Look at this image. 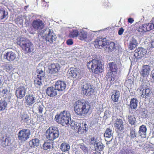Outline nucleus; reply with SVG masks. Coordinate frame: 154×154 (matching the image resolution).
<instances>
[{"mask_svg":"<svg viewBox=\"0 0 154 154\" xmlns=\"http://www.w3.org/2000/svg\"><path fill=\"white\" fill-rule=\"evenodd\" d=\"M91 106L89 103L83 100H79L74 105V110L75 113L79 116H85L90 111Z\"/></svg>","mask_w":154,"mask_h":154,"instance_id":"1","label":"nucleus"},{"mask_svg":"<svg viewBox=\"0 0 154 154\" xmlns=\"http://www.w3.org/2000/svg\"><path fill=\"white\" fill-rule=\"evenodd\" d=\"M87 67L90 72L94 74L99 75L103 71L101 62L98 60L93 59L88 62Z\"/></svg>","mask_w":154,"mask_h":154,"instance_id":"2","label":"nucleus"},{"mask_svg":"<svg viewBox=\"0 0 154 154\" xmlns=\"http://www.w3.org/2000/svg\"><path fill=\"white\" fill-rule=\"evenodd\" d=\"M108 72L106 77L110 82V83L113 84V81L115 80L118 72V66L117 64L115 62H110L108 64Z\"/></svg>","mask_w":154,"mask_h":154,"instance_id":"3","label":"nucleus"},{"mask_svg":"<svg viewBox=\"0 0 154 154\" xmlns=\"http://www.w3.org/2000/svg\"><path fill=\"white\" fill-rule=\"evenodd\" d=\"M55 121L63 126L68 125L69 120H71V116L68 111H63L59 114L56 115L55 117Z\"/></svg>","mask_w":154,"mask_h":154,"instance_id":"4","label":"nucleus"},{"mask_svg":"<svg viewBox=\"0 0 154 154\" xmlns=\"http://www.w3.org/2000/svg\"><path fill=\"white\" fill-rule=\"evenodd\" d=\"M59 131L56 127H50L46 131L45 135L47 139L50 141H53L59 136Z\"/></svg>","mask_w":154,"mask_h":154,"instance_id":"5","label":"nucleus"},{"mask_svg":"<svg viewBox=\"0 0 154 154\" xmlns=\"http://www.w3.org/2000/svg\"><path fill=\"white\" fill-rule=\"evenodd\" d=\"M145 81L142 80V84L139 86L137 90L139 91L140 94L142 97L147 98L151 95L152 91Z\"/></svg>","mask_w":154,"mask_h":154,"instance_id":"6","label":"nucleus"},{"mask_svg":"<svg viewBox=\"0 0 154 154\" xmlns=\"http://www.w3.org/2000/svg\"><path fill=\"white\" fill-rule=\"evenodd\" d=\"M30 135V131L28 129H23L20 130L17 134L18 140L21 142L27 140Z\"/></svg>","mask_w":154,"mask_h":154,"instance_id":"7","label":"nucleus"},{"mask_svg":"<svg viewBox=\"0 0 154 154\" xmlns=\"http://www.w3.org/2000/svg\"><path fill=\"white\" fill-rule=\"evenodd\" d=\"M94 90L93 85L85 83L82 87V93L88 96H90L94 93Z\"/></svg>","mask_w":154,"mask_h":154,"instance_id":"8","label":"nucleus"},{"mask_svg":"<svg viewBox=\"0 0 154 154\" xmlns=\"http://www.w3.org/2000/svg\"><path fill=\"white\" fill-rule=\"evenodd\" d=\"M56 35L52 30L51 29L47 31L45 34L43 36V39L50 44L53 43L54 41L56 40Z\"/></svg>","mask_w":154,"mask_h":154,"instance_id":"9","label":"nucleus"},{"mask_svg":"<svg viewBox=\"0 0 154 154\" xmlns=\"http://www.w3.org/2000/svg\"><path fill=\"white\" fill-rule=\"evenodd\" d=\"M107 43L106 38L97 37L94 42V45L96 48L101 49L106 45Z\"/></svg>","mask_w":154,"mask_h":154,"instance_id":"10","label":"nucleus"},{"mask_svg":"<svg viewBox=\"0 0 154 154\" xmlns=\"http://www.w3.org/2000/svg\"><path fill=\"white\" fill-rule=\"evenodd\" d=\"M17 44L19 45L26 53H29L32 51V44L31 42H28L22 40L21 42L17 41Z\"/></svg>","mask_w":154,"mask_h":154,"instance_id":"11","label":"nucleus"},{"mask_svg":"<svg viewBox=\"0 0 154 154\" xmlns=\"http://www.w3.org/2000/svg\"><path fill=\"white\" fill-rule=\"evenodd\" d=\"M26 89L25 85H21L19 86L17 88L15 92L17 98L21 99L24 97L26 93Z\"/></svg>","mask_w":154,"mask_h":154,"instance_id":"12","label":"nucleus"},{"mask_svg":"<svg viewBox=\"0 0 154 154\" xmlns=\"http://www.w3.org/2000/svg\"><path fill=\"white\" fill-rule=\"evenodd\" d=\"M71 125L72 127V129H74L79 134H82L86 130V128L84 129L83 127L84 125L82 124L75 122V121L72 122Z\"/></svg>","mask_w":154,"mask_h":154,"instance_id":"13","label":"nucleus"},{"mask_svg":"<svg viewBox=\"0 0 154 154\" xmlns=\"http://www.w3.org/2000/svg\"><path fill=\"white\" fill-rule=\"evenodd\" d=\"M153 29V25L151 23L142 24L137 27V31L141 32L149 31Z\"/></svg>","mask_w":154,"mask_h":154,"instance_id":"14","label":"nucleus"},{"mask_svg":"<svg viewBox=\"0 0 154 154\" xmlns=\"http://www.w3.org/2000/svg\"><path fill=\"white\" fill-rule=\"evenodd\" d=\"M69 72L70 77L76 79H80L81 71L79 69L71 67Z\"/></svg>","mask_w":154,"mask_h":154,"instance_id":"15","label":"nucleus"},{"mask_svg":"<svg viewBox=\"0 0 154 154\" xmlns=\"http://www.w3.org/2000/svg\"><path fill=\"white\" fill-rule=\"evenodd\" d=\"M31 25L35 29L37 30L42 29L45 26L44 23L42 20L39 19L34 20L32 21Z\"/></svg>","mask_w":154,"mask_h":154,"instance_id":"16","label":"nucleus"},{"mask_svg":"<svg viewBox=\"0 0 154 154\" xmlns=\"http://www.w3.org/2000/svg\"><path fill=\"white\" fill-rule=\"evenodd\" d=\"M60 65L57 63H51L48 66L49 72L51 74H55L58 72L60 68Z\"/></svg>","mask_w":154,"mask_h":154,"instance_id":"17","label":"nucleus"},{"mask_svg":"<svg viewBox=\"0 0 154 154\" xmlns=\"http://www.w3.org/2000/svg\"><path fill=\"white\" fill-rule=\"evenodd\" d=\"M4 57L7 61L12 62L16 58L17 55L15 53L12 51H9L5 53Z\"/></svg>","mask_w":154,"mask_h":154,"instance_id":"18","label":"nucleus"},{"mask_svg":"<svg viewBox=\"0 0 154 154\" xmlns=\"http://www.w3.org/2000/svg\"><path fill=\"white\" fill-rule=\"evenodd\" d=\"M123 122L122 119H117L115 121L114 126L116 130L118 132H121L124 130L123 125Z\"/></svg>","mask_w":154,"mask_h":154,"instance_id":"19","label":"nucleus"},{"mask_svg":"<svg viewBox=\"0 0 154 154\" xmlns=\"http://www.w3.org/2000/svg\"><path fill=\"white\" fill-rule=\"evenodd\" d=\"M54 86L56 89L59 91L64 90L66 88V84L63 81H57L55 83Z\"/></svg>","mask_w":154,"mask_h":154,"instance_id":"20","label":"nucleus"},{"mask_svg":"<svg viewBox=\"0 0 154 154\" xmlns=\"http://www.w3.org/2000/svg\"><path fill=\"white\" fill-rule=\"evenodd\" d=\"M134 55L138 58H140L144 56L146 53V50L142 48H138L135 51Z\"/></svg>","mask_w":154,"mask_h":154,"instance_id":"21","label":"nucleus"},{"mask_svg":"<svg viewBox=\"0 0 154 154\" xmlns=\"http://www.w3.org/2000/svg\"><path fill=\"white\" fill-rule=\"evenodd\" d=\"M111 99L112 101L114 102H117L119 100L120 96L119 91L117 90H113L111 92Z\"/></svg>","mask_w":154,"mask_h":154,"instance_id":"22","label":"nucleus"},{"mask_svg":"<svg viewBox=\"0 0 154 154\" xmlns=\"http://www.w3.org/2000/svg\"><path fill=\"white\" fill-rule=\"evenodd\" d=\"M26 104L29 106H32L35 102V98L32 94L27 95L25 97Z\"/></svg>","mask_w":154,"mask_h":154,"instance_id":"23","label":"nucleus"},{"mask_svg":"<svg viewBox=\"0 0 154 154\" xmlns=\"http://www.w3.org/2000/svg\"><path fill=\"white\" fill-rule=\"evenodd\" d=\"M147 128L144 125L140 126L139 128L138 133L139 135L142 137L145 138L146 136Z\"/></svg>","mask_w":154,"mask_h":154,"instance_id":"24","label":"nucleus"},{"mask_svg":"<svg viewBox=\"0 0 154 154\" xmlns=\"http://www.w3.org/2000/svg\"><path fill=\"white\" fill-rule=\"evenodd\" d=\"M21 122L26 125H29L30 123V119L29 115L26 113H23L21 116Z\"/></svg>","mask_w":154,"mask_h":154,"instance_id":"25","label":"nucleus"},{"mask_svg":"<svg viewBox=\"0 0 154 154\" xmlns=\"http://www.w3.org/2000/svg\"><path fill=\"white\" fill-rule=\"evenodd\" d=\"M57 90L55 88L53 87H48L46 90V94L48 96L51 97L55 96L57 95Z\"/></svg>","mask_w":154,"mask_h":154,"instance_id":"26","label":"nucleus"},{"mask_svg":"<svg viewBox=\"0 0 154 154\" xmlns=\"http://www.w3.org/2000/svg\"><path fill=\"white\" fill-rule=\"evenodd\" d=\"M150 69V67L148 65L143 66L142 70L140 72L141 75L143 77L148 76L149 74Z\"/></svg>","mask_w":154,"mask_h":154,"instance_id":"27","label":"nucleus"},{"mask_svg":"<svg viewBox=\"0 0 154 154\" xmlns=\"http://www.w3.org/2000/svg\"><path fill=\"white\" fill-rule=\"evenodd\" d=\"M106 45V47L105 48V51H106L111 52L116 48L115 44L113 42H107Z\"/></svg>","mask_w":154,"mask_h":154,"instance_id":"28","label":"nucleus"},{"mask_svg":"<svg viewBox=\"0 0 154 154\" xmlns=\"http://www.w3.org/2000/svg\"><path fill=\"white\" fill-rule=\"evenodd\" d=\"M137 99L135 98L131 99L130 102L129 107L131 109H135L137 106Z\"/></svg>","mask_w":154,"mask_h":154,"instance_id":"29","label":"nucleus"},{"mask_svg":"<svg viewBox=\"0 0 154 154\" xmlns=\"http://www.w3.org/2000/svg\"><path fill=\"white\" fill-rule=\"evenodd\" d=\"M104 136L107 140L111 137L112 138L113 133L112 129L109 128H107L104 133Z\"/></svg>","mask_w":154,"mask_h":154,"instance_id":"30","label":"nucleus"},{"mask_svg":"<svg viewBox=\"0 0 154 154\" xmlns=\"http://www.w3.org/2000/svg\"><path fill=\"white\" fill-rule=\"evenodd\" d=\"M39 145V140L37 138L33 139L29 142V148H32L35 146H37Z\"/></svg>","mask_w":154,"mask_h":154,"instance_id":"31","label":"nucleus"},{"mask_svg":"<svg viewBox=\"0 0 154 154\" xmlns=\"http://www.w3.org/2000/svg\"><path fill=\"white\" fill-rule=\"evenodd\" d=\"M130 130V137L131 139L132 140H136L137 138V134L135 131V128L132 127Z\"/></svg>","mask_w":154,"mask_h":154,"instance_id":"32","label":"nucleus"},{"mask_svg":"<svg viewBox=\"0 0 154 154\" xmlns=\"http://www.w3.org/2000/svg\"><path fill=\"white\" fill-rule=\"evenodd\" d=\"M137 44V41L134 39H132L129 42L128 45V48L130 50H134L136 47Z\"/></svg>","mask_w":154,"mask_h":154,"instance_id":"33","label":"nucleus"},{"mask_svg":"<svg viewBox=\"0 0 154 154\" xmlns=\"http://www.w3.org/2000/svg\"><path fill=\"white\" fill-rule=\"evenodd\" d=\"M79 39L81 40H86L88 36V33L86 31L81 30L79 33Z\"/></svg>","mask_w":154,"mask_h":154,"instance_id":"34","label":"nucleus"},{"mask_svg":"<svg viewBox=\"0 0 154 154\" xmlns=\"http://www.w3.org/2000/svg\"><path fill=\"white\" fill-rule=\"evenodd\" d=\"M128 122L131 125L135 124L136 122V118L134 115H129L128 117Z\"/></svg>","mask_w":154,"mask_h":154,"instance_id":"35","label":"nucleus"},{"mask_svg":"<svg viewBox=\"0 0 154 154\" xmlns=\"http://www.w3.org/2000/svg\"><path fill=\"white\" fill-rule=\"evenodd\" d=\"M79 32L77 29H73L71 31L69 35V37L72 38H75L79 36Z\"/></svg>","mask_w":154,"mask_h":154,"instance_id":"36","label":"nucleus"},{"mask_svg":"<svg viewBox=\"0 0 154 154\" xmlns=\"http://www.w3.org/2000/svg\"><path fill=\"white\" fill-rule=\"evenodd\" d=\"M70 148L69 145L66 143H62L60 146V149L62 151L65 152L68 151Z\"/></svg>","mask_w":154,"mask_h":154,"instance_id":"37","label":"nucleus"},{"mask_svg":"<svg viewBox=\"0 0 154 154\" xmlns=\"http://www.w3.org/2000/svg\"><path fill=\"white\" fill-rule=\"evenodd\" d=\"M94 146L95 150L97 151H102L104 147V145L101 142H97L96 146L95 145Z\"/></svg>","mask_w":154,"mask_h":154,"instance_id":"38","label":"nucleus"},{"mask_svg":"<svg viewBox=\"0 0 154 154\" xmlns=\"http://www.w3.org/2000/svg\"><path fill=\"white\" fill-rule=\"evenodd\" d=\"M37 72L38 73L37 77L42 79V78L44 77L45 75V71H43L40 69H37Z\"/></svg>","mask_w":154,"mask_h":154,"instance_id":"39","label":"nucleus"},{"mask_svg":"<svg viewBox=\"0 0 154 154\" xmlns=\"http://www.w3.org/2000/svg\"><path fill=\"white\" fill-rule=\"evenodd\" d=\"M42 79L41 78H36L34 81L35 86L37 88L39 87L40 88V86L42 85Z\"/></svg>","mask_w":154,"mask_h":154,"instance_id":"40","label":"nucleus"},{"mask_svg":"<svg viewBox=\"0 0 154 154\" xmlns=\"http://www.w3.org/2000/svg\"><path fill=\"white\" fill-rule=\"evenodd\" d=\"M7 104L5 100H0V111L4 110L6 108Z\"/></svg>","mask_w":154,"mask_h":154,"instance_id":"41","label":"nucleus"},{"mask_svg":"<svg viewBox=\"0 0 154 154\" xmlns=\"http://www.w3.org/2000/svg\"><path fill=\"white\" fill-rule=\"evenodd\" d=\"M97 143V139L94 137L91 136L89 139V143L90 145H93L94 146Z\"/></svg>","mask_w":154,"mask_h":154,"instance_id":"42","label":"nucleus"},{"mask_svg":"<svg viewBox=\"0 0 154 154\" xmlns=\"http://www.w3.org/2000/svg\"><path fill=\"white\" fill-rule=\"evenodd\" d=\"M52 143L50 142H45L43 146L44 149L47 150L48 149H50L52 147Z\"/></svg>","mask_w":154,"mask_h":154,"instance_id":"43","label":"nucleus"},{"mask_svg":"<svg viewBox=\"0 0 154 154\" xmlns=\"http://www.w3.org/2000/svg\"><path fill=\"white\" fill-rule=\"evenodd\" d=\"M7 14L8 13L5 10L0 9V19L2 20L6 17Z\"/></svg>","mask_w":154,"mask_h":154,"instance_id":"44","label":"nucleus"},{"mask_svg":"<svg viewBox=\"0 0 154 154\" xmlns=\"http://www.w3.org/2000/svg\"><path fill=\"white\" fill-rule=\"evenodd\" d=\"M15 23L17 25H21L23 22V20L21 17H18L14 20Z\"/></svg>","mask_w":154,"mask_h":154,"instance_id":"45","label":"nucleus"},{"mask_svg":"<svg viewBox=\"0 0 154 154\" xmlns=\"http://www.w3.org/2000/svg\"><path fill=\"white\" fill-rule=\"evenodd\" d=\"M117 154H133L131 151L129 150H121Z\"/></svg>","mask_w":154,"mask_h":154,"instance_id":"46","label":"nucleus"},{"mask_svg":"<svg viewBox=\"0 0 154 154\" xmlns=\"http://www.w3.org/2000/svg\"><path fill=\"white\" fill-rule=\"evenodd\" d=\"M80 148L83 151L84 153H86L88 152V149L84 144H80Z\"/></svg>","mask_w":154,"mask_h":154,"instance_id":"47","label":"nucleus"},{"mask_svg":"<svg viewBox=\"0 0 154 154\" xmlns=\"http://www.w3.org/2000/svg\"><path fill=\"white\" fill-rule=\"evenodd\" d=\"M44 106L42 104H41V105H38V110L39 113H42L43 110L44 109Z\"/></svg>","mask_w":154,"mask_h":154,"instance_id":"48","label":"nucleus"},{"mask_svg":"<svg viewBox=\"0 0 154 154\" xmlns=\"http://www.w3.org/2000/svg\"><path fill=\"white\" fill-rule=\"evenodd\" d=\"M66 44L69 45H71L73 43V40L71 39H68L66 42Z\"/></svg>","mask_w":154,"mask_h":154,"instance_id":"49","label":"nucleus"},{"mask_svg":"<svg viewBox=\"0 0 154 154\" xmlns=\"http://www.w3.org/2000/svg\"><path fill=\"white\" fill-rule=\"evenodd\" d=\"M124 31V29L122 27L120 28L119 30L118 33L119 35H122Z\"/></svg>","mask_w":154,"mask_h":154,"instance_id":"50","label":"nucleus"},{"mask_svg":"<svg viewBox=\"0 0 154 154\" xmlns=\"http://www.w3.org/2000/svg\"><path fill=\"white\" fill-rule=\"evenodd\" d=\"M140 113L141 114L142 117H144L146 116V114L145 113L144 111H140Z\"/></svg>","mask_w":154,"mask_h":154,"instance_id":"51","label":"nucleus"},{"mask_svg":"<svg viewBox=\"0 0 154 154\" xmlns=\"http://www.w3.org/2000/svg\"><path fill=\"white\" fill-rule=\"evenodd\" d=\"M8 91L7 89H4L2 90V93L3 94V96L5 95L6 93H7V92H8Z\"/></svg>","mask_w":154,"mask_h":154,"instance_id":"52","label":"nucleus"},{"mask_svg":"<svg viewBox=\"0 0 154 154\" xmlns=\"http://www.w3.org/2000/svg\"><path fill=\"white\" fill-rule=\"evenodd\" d=\"M134 20L132 18H129L128 19V22L129 23H132L134 22Z\"/></svg>","mask_w":154,"mask_h":154,"instance_id":"53","label":"nucleus"},{"mask_svg":"<svg viewBox=\"0 0 154 154\" xmlns=\"http://www.w3.org/2000/svg\"><path fill=\"white\" fill-rule=\"evenodd\" d=\"M29 32L31 34H33L34 32V31L33 30V29H32L29 28Z\"/></svg>","mask_w":154,"mask_h":154,"instance_id":"54","label":"nucleus"},{"mask_svg":"<svg viewBox=\"0 0 154 154\" xmlns=\"http://www.w3.org/2000/svg\"><path fill=\"white\" fill-rule=\"evenodd\" d=\"M151 45L152 48H154V39L151 41Z\"/></svg>","mask_w":154,"mask_h":154,"instance_id":"55","label":"nucleus"},{"mask_svg":"<svg viewBox=\"0 0 154 154\" xmlns=\"http://www.w3.org/2000/svg\"><path fill=\"white\" fill-rule=\"evenodd\" d=\"M104 5L105 6H106L107 5V6L109 5V2H107L104 3Z\"/></svg>","mask_w":154,"mask_h":154,"instance_id":"56","label":"nucleus"},{"mask_svg":"<svg viewBox=\"0 0 154 154\" xmlns=\"http://www.w3.org/2000/svg\"><path fill=\"white\" fill-rule=\"evenodd\" d=\"M112 138L110 140H108V139L107 140L105 138V140L107 141V142H106V144H109L110 143V142H111V141H112Z\"/></svg>","mask_w":154,"mask_h":154,"instance_id":"57","label":"nucleus"},{"mask_svg":"<svg viewBox=\"0 0 154 154\" xmlns=\"http://www.w3.org/2000/svg\"><path fill=\"white\" fill-rule=\"evenodd\" d=\"M127 81H128V82H130V83L131 84H133V81H132L131 79H128Z\"/></svg>","mask_w":154,"mask_h":154,"instance_id":"58","label":"nucleus"},{"mask_svg":"<svg viewBox=\"0 0 154 154\" xmlns=\"http://www.w3.org/2000/svg\"><path fill=\"white\" fill-rule=\"evenodd\" d=\"M152 78L154 81V72L152 74Z\"/></svg>","mask_w":154,"mask_h":154,"instance_id":"59","label":"nucleus"},{"mask_svg":"<svg viewBox=\"0 0 154 154\" xmlns=\"http://www.w3.org/2000/svg\"><path fill=\"white\" fill-rule=\"evenodd\" d=\"M93 154H101L100 152H95Z\"/></svg>","mask_w":154,"mask_h":154,"instance_id":"60","label":"nucleus"},{"mask_svg":"<svg viewBox=\"0 0 154 154\" xmlns=\"http://www.w3.org/2000/svg\"><path fill=\"white\" fill-rule=\"evenodd\" d=\"M152 23H152L153 25V27H154V18L152 19Z\"/></svg>","mask_w":154,"mask_h":154,"instance_id":"61","label":"nucleus"},{"mask_svg":"<svg viewBox=\"0 0 154 154\" xmlns=\"http://www.w3.org/2000/svg\"><path fill=\"white\" fill-rule=\"evenodd\" d=\"M27 6H25V7H24V9H26V8H27Z\"/></svg>","mask_w":154,"mask_h":154,"instance_id":"62","label":"nucleus"},{"mask_svg":"<svg viewBox=\"0 0 154 154\" xmlns=\"http://www.w3.org/2000/svg\"><path fill=\"white\" fill-rule=\"evenodd\" d=\"M6 140V139L5 140V142Z\"/></svg>","mask_w":154,"mask_h":154,"instance_id":"63","label":"nucleus"}]
</instances>
